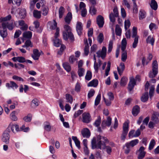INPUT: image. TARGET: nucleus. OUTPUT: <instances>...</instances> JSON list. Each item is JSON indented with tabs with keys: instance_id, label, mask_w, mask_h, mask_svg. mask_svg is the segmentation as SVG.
Returning a JSON list of instances; mask_svg holds the SVG:
<instances>
[{
	"instance_id": "f257e3e1",
	"label": "nucleus",
	"mask_w": 159,
	"mask_h": 159,
	"mask_svg": "<svg viewBox=\"0 0 159 159\" xmlns=\"http://www.w3.org/2000/svg\"><path fill=\"white\" fill-rule=\"evenodd\" d=\"M97 140L95 138H93L91 141L92 148L100 149H106V151L108 154H110L111 152V148L108 146H106L105 143L108 142L107 139L105 137L98 135L97 137Z\"/></svg>"
},
{
	"instance_id": "f03ea898",
	"label": "nucleus",
	"mask_w": 159,
	"mask_h": 159,
	"mask_svg": "<svg viewBox=\"0 0 159 159\" xmlns=\"http://www.w3.org/2000/svg\"><path fill=\"white\" fill-rule=\"evenodd\" d=\"M66 23L64 25V30L63 33V38L65 40H67L70 37V26L68 24L70 23V12H69L65 18Z\"/></svg>"
},
{
	"instance_id": "7ed1b4c3",
	"label": "nucleus",
	"mask_w": 159,
	"mask_h": 159,
	"mask_svg": "<svg viewBox=\"0 0 159 159\" xmlns=\"http://www.w3.org/2000/svg\"><path fill=\"white\" fill-rule=\"evenodd\" d=\"M66 100H63L62 99L59 100V106L62 110H64V107L63 104H66L65 107L66 111L68 112L70 111V105L69 102H70V94H66Z\"/></svg>"
},
{
	"instance_id": "20e7f679",
	"label": "nucleus",
	"mask_w": 159,
	"mask_h": 159,
	"mask_svg": "<svg viewBox=\"0 0 159 159\" xmlns=\"http://www.w3.org/2000/svg\"><path fill=\"white\" fill-rule=\"evenodd\" d=\"M9 132L11 131L13 133H16V132L20 131L19 125L16 124H13L11 123L8 127L6 129Z\"/></svg>"
},
{
	"instance_id": "39448f33",
	"label": "nucleus",
	"mask_w": 159,
	"mask_h": 159,
	"mask_svg": "<svg viewBox=\"0 0 159 159\" xmlns=\"http://www.w3.org/2000/svg\"><path fill=\"white\" fill-rule=\"evenodd\" d=\"M123 131L122 134L121 139L124 141L128 131L129 124L127 122H125L123 125Z\"/></svg>"
},
{
	"instance_id": "423d86ee",
	"label": "nucleus",
	"mask_w": 159,
	"mask_h": 159,
	"mask_svg": "<svg viewBox=\"0 0 159 159\" xmlns=\"http://www.w3.org/2000/svg\"><path fill=\"white\" fill-rule=\"evenodd\" d=\"M144 150L145 148L142 146L136 151V154L138 159H143L145 157L146 152Z\"/></svg>"
},
{
	"instance_id": "0eeeda50",
	"label": "nucleus",
	"mask_w": 159,
	"mask_h": 159,
	"mask_svg": "<svg viewBox=\"0 0 159 159\" xmlns=\"http://www.w3.org/2000/svg\"><path fill=\"white\" fill-rule=\"evenodd\" d=\"M9 132L6 129L4 132L1 137L2 141L6 144H8L9 142Z\"/></svg>"
},
{
	"instance_id": "6e6552de",
	"label": "nucleus",
	"mask_w": 159,
	"mask_h": 159,
	"mask_svg": "<svg viewBox=\"0 0 159 159\" xmlns=\"http://www.w3.org/2000/svg\"><path fill=\"white\" fill-rule=\"evenodd\" d=\"M113 13L112 12L110 13L109 15V18L110 21L112 23H114L115 21V17H117L119 16V13L118 9L116 7H115L113 10Z\"/></svg>"
},
{
	"instance_id": "1a4fd4ad",
	"label": "nucleus",
	"mask_w": 159,
	"mask_h": 159,
	"mask_svg": "<svg viewBox=\"0 0 159 159\" xmlns=\"http://www.w3.org/2000/svg\"><path fill=\"white\" fill-rule=\"evenodd\" d=\"M6 24L2 23L1 25H0V34L1 37L4 38H6L7 33L6 29L5 28Z\"/></svg>"
},
{
	"instance_id": "9d476101",
	"label": "nucleus",
	"mask_w": 159,
	"mask_h": 159,
	"mask_svg": "<svg viewBox=\"0 0 159 159\" xmlns=\"http://www.w3.org/2000/svg\"><path fill=\"white\" fill-rule=\"evenodd\" d=\"M76 31L79 35L80 36L83 33V25L82 23L80 21H77L76 25Z\"/></svg>"
},
{
	"instance_id": "9b49d317",
	"label": "nucleus",
	"mask_w": 159,
	"mask_h": 159,
	"mask_svg": "<svg viewBox=\"0 0 159 159\" xmlns=\"http://www.w3.org/2000/svg\"><path fill=\"white\" fill-rule=\"evenodd\" d=\"M106 48L103 46L102 48L101 51H99L97 52L96 53L99 57H101L102 59H103L106 56Z\"/></svg>"
},
{
	"instance_id": "f8f14e48",
	"label": "nucleus",
	"mask_w": 159,
	"mask_h": 159,
	"mask_svg": "<svg viewBox=\"0 0 159 159\" xmlns=\"http://www.w3.org/2000/svg\"><path fill=\"white\" fill-rule=\"evenodd\" d=\"M97 22L99 27H102L104 23L103 17L101 15H99L97 18Z\"/></svg>"
},
{
	"instance_id": "ddd939ff",
	"label": "nucleus",
	"mask_w": 159,
	"mask_h": 159,
	"mask_svg": "<svg viewBox=\"0 0 159 159\" xmlns=\"http://www.w3.org/2000/svg\"><path fill=\"white\" fill-rule=\"evenodd\" d=\"M41 55L39 51L36 49L33 50V54L31 55V57L35 60H38Z\"/></svg>"
},
{
	"instance_id": "4468645a",
	"label": "nucleus",
	"mask_w": 159,
	"mask_h": 159,
	"mask_svg": "<svg viewBox=\"0 0 159 159\" xmlns=\"http://www.w3.org/2000/svg\"><path fill=\"white\" fill-rule=\"evenodd\" d=\"M136 84V82L134 79L133 77L130 78V81L128 84V89L130 91L133 89L135 85Z\"/></svg>"
},
{
	"instance_id": "2eb2a0df",
	"label": "nucleus",
	"mask_w": 159,
	"mask_h": 159,
	"mask_svg": "<svg viewBox=\"0 0 159 159\" xmlns=\"http://www.w3.org/2000/svg\"><path fill=\"white\" fill-rule=\"evenodd\" d=\"M83 121L84 122L89 123L91 120L90 116L88 113H84L82 114Z\"/></svg>"
},
{
	"instance_id": "dca6fc26",
	"label": "nucleus",
	"mask_w": 159,
	"mask_h": 159,
	"mask_svg": "<svg viewBox=\"0 0 159 159\" xmlns=\"http://www.w3.org/2000/svg\"><path fill=\"white\" fill-rule=\"evenodd\" d=\"M6 86L8 89L11 88L12 89H16L18 87V85L14 81H10L9 83L6 84Z\"/></svg>"
},
{
	"instance_id": "f3484780",
	"label": "nucleus",
	"mask_w": 159,
	"mask_h": 159,
	"mask_svg": "<svg viewBox=\"0 0 159 159\" xmlns=\"http://www.w3.org/2000/svg\"><path fill=\"white\" fill-rule=\"evenodd\" d=\"M111 119L109 116L107 117V120L103 121L102 124V127L103 128L105 127V125L109 126L111 124Z\"/></svg>"
},
{
	"instance_id": "a211bd4d",
	"label": "nucleus",
	"mask_w": 159,
	"mask_h": 159,
	"mask_svg": "<svg viewBox=\"0 0 159 159\" xmlns=\"http://www.w3.org/2000/svg\"><path fill=\"white\" fill-rule=\"evenodd\" d=\"M81 134L84 138H89L90 135V133L87 128H85L81 131Z\"/></svg>"
},
{
	"instance_id": "6ab92c4d",
	"label": "nucleus",
	"mask_w": 159,
	"mask_h": 159,
	"mask_svg": "<svg viewBox=\"0 0 159 159\" xmlns=\"http://www.w3.org/2000/svg\"><path fill=\"white\" fill-rule=\"evenodd\" d=\"M139 142V140L137 139L131 141L129 142L126 143L125 144L126 147H133L136 145Z\"/></svg>"
},
{
	"instance_id": "aec40b11",
	"label": "nucleus",
	"mask_w": 159,
	"mask_h": 159,
	"mask_svg": "<svg viewBox=\"0 0 159 159\" xmlns=\"http://www.w3.org/2000/svg\"><path fill=\"white\" fill-rule=\"evenodd\" d=\"M2 23L6 24L5 28H7L9 30H12L14 28V25L13 24L12 22L11 21L3 22Z\"/></svg>"
},
{
	"instance_id": "412c9836",
	"label": "nucleus",
	"mask_w": 159,
	"mask_h": 159,
	"mask_svg": "<svg viewBox=\"0 0 159 159\" xmlns=\"http://www.w3.org/2000/svg\"><path fill=\"white\" fill-rule=\"evenodd\" d=\"M125 68V66L124 63H121L119 67H117V70L119 75H121L122 74Z\"/></svg>"
},
{
	"instance_id": "4be33fe9",
	"label": "nucleus",
	"mask_w": 159,
	"mask_h": 159,
	"mask_svg": "<svg viewBox=\"0 0 159 159\" xmlns=\"http://www.w3.org/2000/svg\"><path fill=\"white\" fill-rule=\"evenodd\" d=\"M102 61L99 60L98 62H97L96 61H94V68L95 70V71L97 73L98 72V68L100 67L102 65Z\"/></svg>"
},
{
	"instance_id": "5701e85b",
	"label": "nucleus",
	"mask_w": 159,
	"mask_h": 159,
	"mask_svg": "<svg viewBox=\"0 0 159 159\" xmlns=\"http://www.w3.org/2000/svg\"><path fill=\"white\" fill-rule=\"evenodd\" d=\"M72 139L74 142L76 146L78 149H80L81 148L80 142L77 139V137L76 136H73L72 137Z\"/></svg>"
},
{
	"instance_id": "b1692460",
	"label": "nucleus",
	"mask_w": 159,
	"mask_h": 159,
	"mask_svg": "<svg viewBox=\"0 0 159 159\" xmlns=\"http://www.w3.org/2000/svg\"><path fill=\"white\" fill-rule=\"evenodd\" d=\"M72 139L74 142L76 146L78 149H80L81 148L80 142L77 139V137L76 136H73L72 137Z\"/></svg>"
},
{
	"instance_id": "393cba45",
	"label": "nucleus",
	"mask_w": 159,
	"mask_h": 159,
	"mask_svg": "<svg viewBox=\"0 0 159 159\" xmlns=\"http://www.w3.org/2000/svg\"><path fill=\"white\" fill-rule=\"evenodd\" d=\"M72 139L74 142L76 146L78 149H80L81 148L80 142L77 139V137L76 136H73L72 137Z\"/></svg>"
},
{
	"instance_id": "a878e982",
	"label": "nucleus",
	"mask_w": 159,
	"mask_h": 159,
	"mask_svg": "<svg viewBox=\"0 0 159 159\" xmlns=\"http://www.w3.org/2000/svg\"><path fill=\"white\" fill-rule=\"evenodd\" d=\"M98 84V81L97 80H93L90 82L88 84V87H96L97 86Z\"/></svg>"
},
{
	"instance_id": "bb28decb",
	"label": "nucleus",
	"mask_w": 159,
	"mask_h": 159,
	"mask_svg": "<svg viewBox=\"0 0 159 159\" xmlns=\"http://www.w3.org/2000/svg\"><path fill=\"white\" fill-rule=\"evenodd\" d=\"M51 126L49 122L46 121L44 123V129L46 131L49 132L50 131Z\"/></svg>"
},
{
	"instance_id": "cd10ccee",
	"label": "nucleus",
	"mask_w": 159,
	"mask_h": 159,
	"mask_svg": "<svg viewBox=\"0 0 159 159\" xmlns=\"http://www.w3.org/2000/svg\"><path fill=\"white\" fill-rule=\"evenodd\" d=\"M139 112V107L138 106H135L132 109V113L134 116H136Z\"/></svg>"
},
{
	"instance_id": "c85d7f7f",
	"label": "nucleus",
	"mask_w": 159,
	"mask_h": 159,
	"mask_svg": "<svg viewBox=\"0 0 159 159\" xmlns=\"http://www.w3.org/2000/svg\"><path fill=\"white\" fill-rule=\"evenodd\" d=\"M151 7L154 10H156L157 8V4L155 0H152L150 4Z\"/></svg>"
},
{
	"instance_id": "c756f323",
	"label": "nucleus",
	"mask_w": 159,
	"mask_h": 159,
	"mask_svg": "<svg viewBox=\"0 0 159 159\" xmlns=\"http://www.w3.org/2000/svg\"><path fill=\"white\" fill-rule=\"evenodd\" d=\"M33 16L37 19H39L41 16V12L37 10H34L33 12Z\"/></svg>"
},
{
	"instance_id": "7c9ffc66",
	"label": "nucleus",
	"mask_w": 159,
	"mask_h": 159,
	"mask_svg": "<svg viewBox=\"0 0 159 159\" xmlns=\"http://www.w3.org/2000/svg\"><path fill=\"white\" fill-rule=\"evenodd\" d=\"M65 11V9L64 7L61 6L59 9V16L60 18H61Z\"/></svg>"
},
{
	"instance_id": "2f4dec72",
	"label": "nucleus",
	"mask_w": 159,
	"mask_h": 159,
	"mask_svg": "<svg viewBox=\"0 0 159 159\" xmlns=\"http://www.w3.org/2000/svg\"><path fill=\"white\" fill-rule=\"evenodd\" d=\"M154 41L155 40L151 36H148L146 39V42L147 43H150L152 46H153L154 45Z\"/></svg>"
},
{
	"instance_id": "473e14b6",
	"label": "nucleus",
	"mask_w": 159,
	"mask_h": 159,
	"mask_svg": "<svg viewBox=\"0 0 159 159\" xmlns=\"http://www.w3.org/2000/svg\"><path fill=\"white\" fill-rule=\"evenodd\" d=\"M85 72V69L83 68H80L78 69L77 73L78 75L80 77L83 76Z\"/></svg>"
},
{
	"instance_id": "72a5a7b5",
	"label": "nucleus",
	"mask_w": 159,
	"mask_h": 159,
	"mask_svg": "<svg viewBox=\"0 0 159 159\" xmlns=\"http://www.w3.org/2000/svg\"><path fill=\"white\" fill-rule=\"evenodd\" d=\"M16 111H13L10 114V117L11 119L13 121H16L17 120V118L16 116Z\"/></svg>"
},
{
	"instance_id": "f704fd0d",
	"label": "nucleus",
	"mask_w": 159,
	"mask_h": 159,
	"mask_svg": "<svg viewBox=\"0 0 159 159\" xmlns=\"http://www.w3.org/2000/svg\"><path fill=\"white\" fill-rule=\"evenodd\" d=\"M115 32L116 35L118 36H120L121 35V29L118 25H116Z\"/></svg>"
},
{
	"instance_id": "c9c22d12",
	"label": "nucleus",
	"mask_w": 159,
	"mask_h": 159,
	"mask_svg": "<svg viewBox=\"0 0 159 159\" xmlns=\"http://www.w3.org/2000/svg\"><path fill=\"white\" fill-rule=\"evenodd\" d=\"M21 0H8V3L9 4L12 3L13 4H16L19 6L20 4Z\"/></svg>"
},
{
	"instance_id": "e433bc0d",
	"label": "nucleus",
	"mask_w": 159,
	"mask_h": 159,
	"mask_svg": "<svg viewBox=\"0 0 159 159\" xmlns=\"http://www.w3.org/2000/svg\"><path fill=\"white\" fill-rule=\"evenodd\" d=\"M23 35L24 38L28 39L30 38L32 36V33L30 31H28L23 33Z\"/></svg>"
},
{
	"instance_id": "4c0bfd02",
	"label": "nucleus",
	"mask_w": 159,
	"mask_h": 159,
	"mask_svg": "<svg viewBox=\"0 0 159 159\" xmlns=\"http://www.w3.org/2000/svg\"><path fill=\"white\" fill-rule=\"evenodd\" d=\"M127 44V41L125 38H124L121 42V49L122 51L125 50L126 48Z\"/></svg>"
},
{
	"instance_id": "58836bf2",
	"label": "nucleus",
	"mask_w": 159,
	"mask_h": 159,
	"mask_svg": "<svg viewBox=\"0 0 159 159\" xmlns=\"http://www.w3.org/2000/svg\"><path fill=\"white\" fill-rule=\"evenodd\" d=\"M128 79L125 77H123L120 81V85L121 86H124L125 85L128 81Z\"/></svg>"
},
{
	"instance_id": "ea45409f",
	"label": "nucleus",
	"mask_w": 159,
	"mask_h": 159,
	"mask_svg": "<svg viewBox=\"0 0 159 159\" xmlns=\"http://www.w3.org/2000/svg\"><path fill=\"white\" fill-rule=\"evenodd\" d=\"M26 15V11L25 9H21L19 12V16L21 18L25 17Z\"/></svg>"
},
{
	"instance_id": "a19ab883",
	"label": "nucleus",
	"mask_w": 159,
	"mask_h": 159,
	"mask_svg": "<svg viewBox=\"0 0 159 159\" xmlns=\"http://www.w3.org/2000/svg\"><path fill=\"white\" fill-rule=\"evenodd\" d=\"M148 98V92L145 93L141 97V100L143 102L147 101Z\"/></svg>"
},
{
	"instance_id": "79ce46f5",
	"label": "nucleus",
	"mask_w": 159,
	"mask_h": 159,
	"mask_svg": "<svg viewBox=\"0 0 159 159\" xmlns=\"http://www.w3.org/2000/svg\"><path fill=\"white\" fill-rule=\"evenodd\" d=\"M127 58V52L125 50L122 51V53L121 55V60L125 62Z\"/></svg>"
},
{
	"instance_id": "37998d69",
	"label": "nucleus",
	"mask_w": 159,
	"mask_h": 159,
	"mask_svg": "<svg viewBox=\"0 0 159 159\" xmlns=\"http://www.w3.org/2000/svg\"><path fill=\"white\" fill-rule=\"evenodd\" d=\"M158 63L157 61L156 60L154 61L152 64V70L158 71Z\"/></svg>"
},
{
	"instance_id": "c03bdc74",
	"label": "nucleus",
	"mask_w": 159,
	"mask_h": 159,
	"mask_svg": "<svg viewBox=\"0 0 159 159\" xmlns=\"http://www.w3.org/2000/svg\"><path fill=\"white\" fill-rule=\"evenodd\" d=\"M54 45L57 47H59L61 44V41L58 39H55L54 41Z\"/></svg>"
},
{
	"instance_id": "a18cd8bd",
	"label": "nucleus",
	"mask_w": 159,
	"mask_h": 159,
	"mask_svg": "<svg viewBox=\"0 0 159 159\" xmlns=\"http://www.w3.org/2000/svg\"><path fill=\"white\" fill-rule=\"evenodd\" d=\"M158 71L154 70L150 71L149 73V77L152 78L155 77L157 74Z\"/></svg>"
},
{
	"instance_id": "49530a36",
	"label": "nucleus",
	"mask_w": 159,
	"mask_h": 159,
	"mask_svg": "<svg viewBox=\"0 0 159 159\" xmlns=\"http://www.w3.org/2000/svg\"><path fill=\"white\" fill-rule=\"evenodd\" d=\"M92 74L91 72L89 71H87L85 76V79L87 80H89L92 78Z\"/></svg>"
},
{
	"instance_id": "de8ad7c7",
	"label": "nucleus",
	"mask_w": 159,
	"mask_h": 159,
	"mask_svg": "<svg viewBox=\"0 0 159 159\" xmlns=\"http://www.w3.org/2000/svg\"><path fill=\"white\" fill-rule=\"evenodd\" d=\"M63 66L64 69L68 72L70 71V64L68 62H65L63 64Z\"/></svg>"
},
{
	"instance_id": "09e8293b",
	"label": "nucleus",
	"mask_w": 159,
	"mask_h": 159,
	"mask_svg": "<svg viewBox=\"0 0 159 159\" xmlns=\"http://www.w3.org/2000/svg\"><path fill=\"white\" fill-rule=\"evenodd\" d=\"M139 19H143L146 17V12L142 10H140L139 13Z\"/></svg>"
},
{
	"instance_id": "8fccbe9b",
	"label": "nucleus",
	"mask_w": 159,
	"mask_h": 159,
	"mask_svg": "<svg viewBox=\"0 0 159 159\" xmlns=\"http://www.w3.org/2000/svg\"><path fill=\"white\" fill-rule=\"evenodd\" d=\"M156 144L155 142L154 139H152L150 143L148 149L149 150H151L154 148Z\"/></svg>"
},
{
	"instance_id": "3c124183",
	"label": "nucleus",
	"mask_w": 159,
	"mask_h": 159,
	"mask_svg": "<svg viewBox=\"0 0 159 159\" xmlns=\"http://www.w3.org/2000/svg\"><path fill=\"white\" fill-rule=\"evenodd\" d=\"M32 116L30 114H28L26 116L24 117L23 119V120L26 122H30L31 121L32 119Z\"/></svg>"
},
{
	"instance_id": "603ef678",
	"label": "nucleus",
	"mask_w": 159,
	"mask_h": 159,
	"mask_svg": "<svg viewBox=\"0 0 159 159\" xmlns=\"http://www.w3.org/2000/svg\"><path fill=\"white\" fill-rule=\"evenodd\" d=\"M101 98V95L100 94H98L96 97L95 101V105L97 106L100 103Z\"/></svg>"
},
{
	"instance_id": "864d4df0",
	"label": "nucleus",
	"mask_w": 159,
	"mask_h": 159,
	"mask_svg": "<svg viewBox=\"0 0 159 159\" xmlns=\"http://www.w3.org/2000/svg\"><path fill=\"white\" fill-rule=\"evenodd\" d=\"M101 118L100 116H99L97 119L95 120L94 123V125L97 127H98L101 124Z\"/></svg>"
},
{
	"instance_id": "5fc2aeb1",
	"label": "nucleus",
	"mask_w": 159,
	"mask_h": 159,
	"mask_svg": "<svg viewBox=\"0 0 159 159\" xmlns=\"http://www.w3.org/2000/svg\"><path fill=\"white\" fill-rule=\"evenodd\" d=\"M154 89V86H151L150 88L149 92V95L150 98H152L153 95Z\"/></svg>"
},
{
	"instance_id": "6e6d98bb",
	"label": "nucleus",
	"mask_w": 159,
	"mask_h": 159,
	"mask_svg": "<svg viewBox=\"0 0 159 159\" xmlns=\"http://www.w3.org/2000/svg\"><path fill=\"white\" fill-rule=\"evenodd\" d=\"M11 18V16L10 15H8L7 16L4 18H1L0 20L3 22L7 21V20H10Z\"/></svg>"
},
{
	"instance_id": "4d7b16f0",
	"label": "nucleus",
	"mask_w": 159,
	"mask_h": 159,
	"mask_svg": "<svg viewBox=\"0 0 159 159\" xmlns=\"http://www.w3.org/2000/svg\"><path fill=\"white\" fill-rule=\"evenodd\" d=\"M89 46L88 44L86 45L84 49V54L85 56H87L89 53Z\"/></svg>"
},
{
	"instance_id": "13d9d810",
	"label": "nucleus",
	"mask_w": 159,
	"mask_h": 159,
	"mask_svg": "<svg viewBox=\"0 0 159 159\" xmlns=\"http://www.w3.org/2000/svg\"><path fill=\"white\" fill-rule=\"evenodd\" d=\"M103 39L104 38L103 34L102 33H100L98 37V42L100 43H102Z\"/></svg>"
},
{
	"instance_id": "bf43d9fd",
	"label": "nucleus",
	"mask_w": 159,
	"mask_h": 159,
	"mask_svg": "<svg viewBox=\"0 0 159 159\" xmlns=\"http://www.w3.org/2000/svg\"><path fill=\"white\" fill-rule=\"evenodd\" d=\"M133 32L132 37L135 38L136 37H138L137 35V28L135 27H134L133 28Z\"/></svg>"
},
{
	"instance_id": "052dcab7",
	"label": "nucleus",
	"mask_w": 159,
	"mask_h": 159,
	"mask_svg": "<svg viewBox=\"0 0 159 159\" xmlns=\"http://www.w3.org/2000/svg\"><path fill=\"white\" fill-rule=\"evenodd\" d=\"M95 93V91L93 89H91L89 92L88 94V98H90L93 97Z\"/></svg>"
},
{
	"instance_id": "680f3d73",
	"label": "nucleus",
	"mask_w": 159,
	"mask_h": 159,
	"mask_svg": "<svg viewBox=\"0 0 159 159\" xmlns=\"http://www.w3.org/2000/svg\"><path fill=\"white\" fill-rule=\"evenodd\" d=\"M113 42L112 40L110 41L108 46V53H110L111 51L113 48Z\"/></svg>"
},
{
	"instance_id": "e2e57ef3",
	"label": "nucleus",
	"mask_w": 159,
	"mask_h": 159,
	"mask_svg": "<svg viewBox=\"0 0 159 159\" xmlns=\"http://www.w3.org/2000/svg\"><path fill=\"white\" fill-rule=\"evenodd\" d=\"M152 120L155 124H157L158 122V118L155 114H152Z\"/></svg>"
},
{
	"instance_id": "0e129e2a",
	"label": "nucleus",
	"mask_w": 159,
	"mask_h": 159,
	"mask_svg": "<svg viewBox=\"0 0 159 159\" xmlns=\"http://www.w3.org/2000/svg\"><path fill=\"white\" fill-rule=\"evenodd\" d=\"M138 42V37H136L134 39V42L133 43L132 46L134 48H135L137 45Z\"/></svg>"
},
{
	"instance_id": "69168bd1",
	"label": "nucleus",
	"mask_w": 159,
	"mask_h": 159,
	"mask_svg": "<svg viewBox=\"0 0 159 159\" xmlns=\"http://www.w3.org/2000/svg\"><path fill=\"white\" fill-rule=\"evenodd\" d=\"M130 25V22L129 20H125V29L126 30L129 27Z\"/></svg>"
},
{
	"instance_id": "338daca9",
	"label": "nucleus",
	"mask_w": 159,
	"mask_h": 159,
	"mask_svg": "<svg viewBox=\"0 0 159 159\" xmlns=\"http://www.w3.org/2000/svg\"><path fill=\"white\" fill-rule=\"evenodd\" d=\"M17 61L20 63H24L25 62V59L22 57H18Z\"/></svg>"
},
{
	"instance_id": "774afa93",
	"label": "nucleus",
	"mask_w": 159,
	"mask_h": 159,
	"mask_svg": "<svg viewBox=\"0 0 159 159\" xmlns=\"http://www.w3.org/2000/svg\"><path fill=\"white\" fill-rule=\"evenodd\" d=\"M81 89V86L80 83L77 82L75 85V89L77 92H79L80 91Z\"/></svg>"
}]
</instances>
